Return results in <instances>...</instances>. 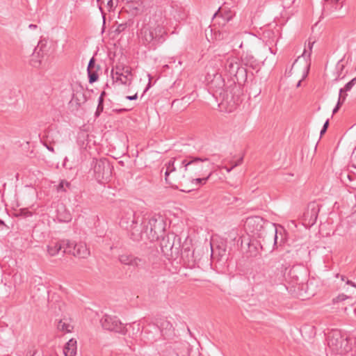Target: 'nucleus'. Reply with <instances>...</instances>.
<instances>
[{
    "mask_svg": "<svg viewBox=\"0 0 356 356\" xmlns=\"http://www.w3.org/2000/svg\"><path fill=\"white\" fill-rule=\"evenodd\" d=\"M277 229H275V236H274V243L275 244L277 243Z\"/></svg>",
    "mask_w": 356,
    "mask_h": 356,
    "instance_id": "59",
    "label": "nucleus"
},
{
    "mask_svg": "<svg viewBox=\"0 0 356 356\" xmlns=\"http://www.w3.org/2000/svg\"><path fill=\"white\" fill-rule=\"evenodd\" d=\"M161 250L168 259L176 260L179 257L181 238L175 233H168L160 237Z\"/></svg>",
    "mask_w": 356,
    "mask_h": 356,
    "instance_id": "5",
    "label": "nucleus"
},
{
    "mask_svg": "<svg viewBox=\"0 0 356 356\" xmlns=\"http://www.w3.org/2000/svg\"><path fill=\"white\" fill-rule=\"evenodd\" d=\"M282 275L281 273H278L276 275L275 279L270 280L271 284H277L279 282L282 281Z\"/></svg>",
    "mask_w": 356,
    "mask_h": 356,
    "instance_id": "41",
    "label": "nucleus"
},
{
    "mask_svg": "<svg viewBox=\"0 0 356 356\" xmlns=\"http://www.w3.org/2000/svg\"><path fill=\"white\" fill-rule=\"evenodd\" d=\"M219 15H220V8L218 9V10L217 12L215 13V14L213 15V19L217 18Z\"/></svg>",
    "mask_w": 356,
    "mask_h": 356,
    "instance_id": "58",
    "label": "nucleus"
},
{
    "mask_svg": "<svg viewBox=\"0 0 356 356\" xmlns=\"http://www.w3.org/2000/svg\"><path fill=\"white\" fill-rule=\"evenodd\" d=\"M327 341L329 348L336 354L343 355L350 350L348 337L341 330H332L327 334Z\"/></svg>",
    "mask_w": 356,
    "mask_h": 356,
    "instance_id": "7",
    "label": "nucleus"
},
{
    "mask_svg": "<svg viewBox=\"0 0 356 356\" xmlns=\"http://www.w3.org/2000/svg\"><path fill=\"white\" fill-rule=\"evenodd\" d=\"M340 0H324L323 15H328L338 9Z\"/></svg>",
    "mask_w": 356,
    "mask_h": 356,
    "instance_id": "23",
    "label": "nucleus"
},
{
    "mask_svg": "<svg viewBox=\"0 0 356 356\" xmlns=\"http://www.w3.org/2000/svg\"><path fill=\"white\" fill-rule=\"evenodd\" d=\"M127 28V23L117 24L116 29H115V33H116L117 34H120V33L123 32Z\"/></svg>",
    "mask_w": 356,
    "mask_h": 356,
    "instance_id": "38",
    "label": "nucleus"
},
{
    "mask_svg": "<svg viewBox=\"0 0 356 356\" xmlns=\"http://www.w3.org/2000/svg\"><path fill=\"white\" fill-rule=\"evenodd\" d=\"M240 63L236 57H229L224 63V69L231 76L237 72Z\"/></svg>",
    "mask_w": 356,
    "mask_h": 356,
    "instance_id": "19",
    "label": "nucleus"
},
{
    "mask_svg": "<svg viewBox=\"0 0 356 356\" xmlns=\"http://www.w3.org/2000/svg\"><path fill=\"white\" fill-rule=\"evenodd\" d=\"M164 284L163 281L159 282L158 280L156 282L155 280H152L149 284L148 287V294L149 296L152 298H157L162 292Z\"/></svg>",
    "mask_w": 356,
    "mask_h": 356,
    "instance_id": "20",
    "label": "nucleus"
},
{
    "mask_svg": "<svg viewBox=\"0 0 356 356\" xmlns=\"http://www.w3.org/2000/svg\"><path fill=\"white\" fill-rule=\"evenodd\" d=\"M241 60L242 64L254 70H257L259 67L258 60L252 54V53L248 51L243 52L241 56Z\"/></svg>",
    "mask_w": 356,
    "mask_h": 356,
    "instance_id": "18",
    "label": "nucleus"
},
{
    "mask_svg": "<svg viewBox=\"0 0 356 356\" xmlns=\"http://www.w3.org/2000/svg\"><path fill=\"white\" fill-rule=\"evenodd\" d=\"M106 95V92L105 91H102L101 95H100V97H102L104 98V96Z\"/></svg>",
    "mask_w": 356,
    "mask_h": 356,
    "instance_id": "64",
    "label": "nucleus"
},
{
    "mask_svg": "<svg viewBox=\"0 0 356 356\" xmlns=\"http://www.w3.org/2000/svg\"><path fill=\"white\" fill-rule=\"evenodd\" d=\"M95 177L99 183L108 181L112 176L113 165L106 158H93L91 163Z\"/></svg>",
    "mask_w": 356,
    "mask_h": 356,
    "instance_id": "8",
    "label": "nucleus"
},
{
    "mask_svg": "<svg viewBox=\"0 0 356 356\" xmlns=\"http://www.w3.org/2000/svg\"><path fill=\"white\" fill-rule=\"evenodd\" d=\"M101 70L99 65L96 64V60L94 57H92L89 60L87 72L88 76V81L90 83L96 82L99 79L98 71Z\"/></svg>",
    "mask_w": 356,
    "mask_h": 356,
    "instance_id": "17",
    "label": "nucleus"
},
{
    "mask_svg": "<svg viewBox=\"0 0 356 356\" xmlns=\"http://www.w3.org/2000/svg\"><path fill=\"white\" fill-rule=\"evenodd\" d=\"M143 44L150 49H155L166 39L167 31L164 26L145 24L140 31Z\"/></svg>",
    "mask_w": 356,
    "mask_h": 356,
    "instance_id": "4",
    "label": "nucleus"
},
{
    "mask_svg": "<svg viewBox=\"0 0 356 356\" xmlns=\"http://www.w3.org/2000/svg\"><path fill=\"white\" fill-rule=\"evenodd\" d=\"M140 217L136 216V213L132 209H129L124 212V215L122 217L120 221V225L122 227L129 229V227L133 226L139 220Z\"/></svg>",
    "mask_w": 356,
    "mask_h": 356,
    "instance_id": "16",
    "label": "nucleus"
},
{
    "mask_svg": "<svg viewBox=\"0 0 356 356\" xmlns=\"http://www.w3.org/2000/svg\"><path fill=\"white\" fill-rule=\"evenodd\" d=\"M299 268L293 266L289 270V276L292 279V282L294 284L300 285L302 284V280H300V276L305 275V270L302 269L301 272H298Z\"/></svg>",
    "mask_w": 356,
    "mask_h": 356,
    "instance_id": "24",
    "label": "nucleus"
},
{
    "mask_svg": "<svg viewBox=\"0 0 356 356\" xmlns=\"http://www.w3.org/2000/svg\"><path fill=\"white\" fill-rule=\"evenodd\" d=\"M297 61H298V59H296V60L294 61L293 64L292 65L291 68L289 70V71H288V74H289V76H290V75H291V71H292V68H293V67L294 66V65L296 64V63ZM286 73H287V72H286Z\"/></svg>",
    "mask_w": 356,
    "mask_h": 356,
    "instance_id": "55",
    "label": "nucleus"
},
{
    "mask_svg": "<svg viewBox=\"0 0 356 356\" xmlns=\"http://www.w3.org/2000/svg\"><path fill=\"white\" fill-rule=\"evenodd\" d=\"M233 76H234L235 80L238 82H245L247 80V70L246 68L241 67V65L238 67V70H237L236 73H234Z\"/></svg>",
    "mask_w": 356,
    "mask_h": 356,
    "instance_id": "32",
    "label": "nucleus"
},
{
    "mask_svg": "<svg viewBox=\"0 0 356 356\" xmlns=\"http://www.w3.org/2000/svg\"><path fill=\"white\" fill-rule=\"evenodd\" d=\"M118 259L122 264L135 268H139L145 264V261L143 259L135 257L132 254H121L119 256Z\"/></svg>",
    "mask_w": 356,
    "mask_h": 356,
    "instance_id": "15",
    "label": "nucleus"
},
{
    "mask_svg": "<svg viewBox=\"0 0 356 356\" xmlns=\"http://www.w3.org/2000/svg\"><path fill=\"white\" fill-rule=\"evenodd\" d=\"M97 3L99 5V9L101 10L102 13H103L102 9V6L106 3V7L108 10L112 11L115 9V8L118 6V3L119 0H97Z\"/></svg>",
    "mask_w": 356,
    "mask_h": 356,
    "instance_id": "30",
    "label": "nucleus"
},
{
    "mask_svg": "<svg viewBox=\"0 0 356 356\" xmlns=\"http://www.w3.org/2000/svg\"><path fill=\"white\" fill-rule=\"evenodd\" d=\"M72 254L78 258L86 259L90 256V252L85 243H79L74 245Z\"/></svg>",
    "mask_w": 356,
    "mask_h": 356,
    "instance_id": "21",
    "label": "nucleus"
},
{
    "mask_svg": "<svg viewBox=\"0 0 356 356\" xmlns=\"http://www.w3.org/2000/svg\"><path fill=\"white\" fill-rule=\"evenodd\" d=\"M111 74L113 79L115 80L116 82L120 81L122 84L124 85H130L131 83V78L129 77L128 75H124V73L122 76H115L114 70L112 69Z\"/></svg>",
    "mask_w": 356,
    "mask_h": 356,
    "instance_id": "33",
    "label": "nucleus"
},
{
    "mask_svg": "<svg viewBox=\"0 0 356 356\" xmlns=\"http://www.w3.org/2000/svg\"><path fill=\"white\" fill-rule=\"evenodd\" d=\"M309 66H310V64H309V65H307V67H306V69H307V70H306V72H305V74L303 75L302 80V79H305V78H306V76H307V74H308V72H309Z\"/></svg>",
    "mask_w": 356,
    "mask_h": 356,
    "instance_id": "53",
    "label": "nucleus"
},
{
    "mask_svg": "<svg viewBox=\"0 0 356 356\" xmlns=\"http://www.w3.org/2000/svg\"><path fill=\"white\" fill-rule=\"evenodd\" d=\"M17 216H31V213L28 211H21L19 214H17Z\"/></svg>",
    "mask_w": 356,
    "mask_h": 356,
    "instance_id": "47",
    "label": "nucleus"
},
{
    "mask_svg": "<svg viewBox=\"0 0 356 356\" xmlns=\"http://www.w3.org/2000/svg\"><path fill=\"white\" fill-rule=\"evenodd\" d=\"M101 324L104 329L125 334L127 332L126 326L122 323L117 316L105 314L101 319Z\"/></svg>",
    "mask_w": 356,
    "mask_h": 356,
    "instance_id": "11",
    "label": "nucleus"
},
{
    "mask_svg": "<svg viewBox=\"0 0 356 356\" xmlns=\"http://www.w3.org/2000/svg\"><path fill=\"white\" fill-rule=\"evenodd\" d=\"M175 158H171L170 160L165 164L166 168L165 172V179L167 184L172 188L179 190L180 191L189 193L195 191V187H191L192 175L185 172L182 165L177 170L175 166Z\"/></svg>",
    "mask_w": 356,
    "mask_h": 356,
    "instance_id": "1",
    "label": "nucleus"
},
{
    "mask_svg": "<svg viewBox=\"0 0 356 356\" xmlns=\"http://www.w3.org/2000/svg\"><path fill=\"white\" fill-rule=\"evenodd\" d=\"M175 158H171L170 160L165 164L166 168L165 172V179L167 184L172 188L179 190L180 191L189 193L195 191V187H191L192 175L185 172L182 165L177 170L175 166Z\"/></svg>",
    "mask_w": 356,
    "mask_h": 356,
    "instance_id": "2",
    "label": "nucleus"
},
{
    "mask_svg": "<svg viewBox=\"0 0 356 356\" xmlns=\"http://www.w3.org/2000/svg\"><path fill=\"white\" fill-rule=\"evenodd\" d=\"M62 250V245L61 242H51L48 246H47V252L51 256H55L58 252Z\"/></svg>",
    "mask_w": 356,
    "mask_h": 356,
    "instance_id": "29",
    "label": "nucleus"
},
{
    "mask_svg": "<svg viewBox=\"0 0 356 356\" xmlns=\"http://www.w3.org/2000/svg\"><path fill=\"white\" fill-rule=\"evenodd\" d=\"M147 225H148L147 240L158 241L161 236L165 234V222L161 216H152L149 219Z\"/></svg>",
    "mask_w": 356,
    "mask_h": 356,
    "instance_id": "9",
    "label": "nucleus"
},
{
    "mask_svg": "<svg viewBox=\"0 0 356 356\" xmlns=\"http://www.w3.org/2000/svg\"><path fill=\"white\" fill-rule=\"evenodd\" d=\"M296 0H283V4L284 7L289 8L292 6Z\"/></svg>",
    "mask_w": 356,
    "mask_h": 356,
    "instance_id": "45",
    "label": "nucleus"
},
{
    "mask_svg": "<svg viewBox=\"0 0 356 356\" xmlns=\"http://www.w3.org/2000/svg\"><path fill=\"white\" fill-rule=\"evenodd\" d=\"M6 226L4 222L1 220H0V227L3 228Z\"/></svg>",
    "mask_w": 356,
    "mask_h": 356,
    "instance_id": "61",
    "label": "nucleus"
},
{
    "mask_svg": "<svg viewBox=\"0 0 356 356\" xmlns=\"http://www.w3.org/2000/svg\"><path fill=\"white\" fill-rule=\"evenodd\" d=\"M234 167L233 165L230 168L227 166H224L223 168L226 170L227 172H229Z\"/></svg>",
    "mask_w": 356,
    "mask_h": 356,
    "instance_id": "56",
    "label": "nucleus"
},
{
    "mask_svg": "<svg viewBox=\"0 0 356 356\" xmlns=\"http://www.w3.org/2000/svg\"><path fill=\"white\" fill-rule=\"evenodd\" d=\"M124 73L126 74L125 75H128V76H129V77H130V78H131V72H130V71H129V68H128V67H127L126 69L124 68Z\"/></svg>",
    "mask_w": 356,
    "mask_h": 356,
    "instance_id": "52",
    "label": "nucleus"
},
{
    "mask_svg": "<svg viewBox=\"0 0 356 356\" xmlns=\"http://www.w3.org/2000/svg\"><path fill=\"white\" fill-rule=\"evenodd\" d=\"M61 245L63 253L72 254L74 250V245H76V243L72 242L70 240L64 239L61 240Z\"/></svg>",
    "mask_w": 356,
    "mask_h": 356,
    "instance_id": "31",
    "label": "nucleus"
},
{
    "mask_svg": "<svg viewBox=\"0 0 356 356\" xmlns=\"http://www.w3.org/2000/svg\"><path fill=\"white\" fill-rule=\"evenodd\" d=\"M70 184L65 180H62L59 184L58 185L57 190L58 191H66L65 186L69 187Z\"/></svg>",
    "mask_w": 356,
    "mask_h": 356,
    "instance_id": "37",
    "label": "nucleus"
},
{
    "mask_svg": "<svg viewBox=\"0 0 356 356\" xmlns=\"http://www.w3.org/2000/svg\"><path fill=\"white\" fill-rule=\"evenodd\" d=\"M29 27H30L31 29H35V28L37 27V26H36V25H35V24H30V25H29Z\"/></svg>",
    "mask_w": 356,
    "mask_h": 356,
    "instance_id": "63",
    "label": "nucleus"
},
{
    "mask_svg": "<svg viewBox=\"0 0 356 356\" xmlns=\"http://www.w3.org/2000/svg\"><path fill=\"white\" fill-rule=\"evenodd\" d=\"M114 70V75L115 76H122L123 75L124 67H121L120 65H116L115 68H113Z\"/></svg>",
    "mask_w": 356,
    "mask_h": 356,
    "instance_id": "39",
    "label": "nucleus"
},
{
    "mask_svg": "<svg viewBox=\"0 0 356 356\" xmlns=\"http://www.w3.org/2000/svg\"><path fill=\"white\" fill-rule=\"evenodd\" d=\"M104 110V105L98 104L95 111V116L98 117Z\"/></svg>",
    "mask_w": 356,
    "mask_h": 356,
    "instance_id": "44",
    "label": "nucleus"
},
{
    "mask_svg": "<svg viewBox=\"0 0 356 356\" xmlns=\"http://www.w3.org/2000/svg\"><path fill=\"white\" fill-rule=\"evenodd\" d=\"M148 76H150L149 74ZM150 87H151V77H149V83H148L147 87L145 88L143 94L145 93L149 89Z\"/></svg>",
    "mask_w": 356,
    "mask_h": 356,
    "instance_id": "50",
    "label": "nucleus"
},
{
    "mask_svg": "<svg viewBox=\"0 0 356 356\" xmlns=\"http://www.w3.org/2000/svg\"><path fill=\"white\" fill-rule=\"evenodd\" d=\"M337 67L340 68L341 71H342L344 68V65H338Z\"/></svg>",
    "mask_w": 356,
    "mask_h": 356,
    "instance_id": "62",
    "label": "nucleus"
},
{
    "mask_svg": "<svg viewBox=\"0 0 356 356\" xmlns=\"http://www.w3.org/2000/svg\"><path fill=\"white\" fill-rule=\"evenodd\" d=\"M212 173L213 172L211 171L205 177H195L192 175L191 187H195L196 190L198 188L199 186L205 184L207 181L209 179Z\"/></svg>",
    "mask_w": 356,
    "mask_h": 356,
    "instance_id": "26",
    "label": "nucleus"
},
{
    "mask_svg": "<svg viewBox=\"0 0 356 356\" xmlns=\"http://www.w3.org/2000/svg\"><path fill=\"white\" fill-rule=\"evenodd\" d=\"M104 97L99 96V99H98V104L104 105Z\"/></svg>",
    "mask_w": 356,
    "mask_h": 356,
    "instance_id": "54",
    "label": "nucleus"
},
{
    "mask_svg": "<svg viewBox=\"0 0 356 356\" xmlns=\"http://www.w3.org/2000/svg\"><path fill=\"white\" fill-rule=\"evenodd\" d=\"M234 86L225 89V80L219 74L214 75L213 79L209 83V90L213 96L221 102H226L230 104H238L240 101V94L241 92L240 86L235 84V80L233 81Z\"/></svg>",
    "mask_w": 356,
    "mask_h": 356,
    "instance_id": "3",
    "label": "nucleus"
},
{
    "mask_svg": "<svg viewBox=\"0 0 356 356\" xmlns=\"http://www.w3.org/2000/svg\"><path fill=\"white\" fill-rule=\"evenodd\" d=\"M159 328L161 335L164 339H165V335H168V332H170L172 330V325L170 321L165 320L161 322Z\"/></svg>",
    "mask_w": 356,
    "mask_h": 356,
    "instance_id": "28",
    "label": "nucleus"
},
{
    "mask_svg": "<svg viewBox=\"0 0 356 356\" xmlns=\"http://www.w3.org/2000/svg\"><path fill=\"white\" fill-rule=\"evenodd\" d=\"M313 218H314V220H313L312 224H314L315 222V221L316 220V218H317V212L314 207L312 208L311 210V219Z\"/></svg>",
    "mask_w": 356,
    "mask_h": 356,
    "instance_id": "43",
    "label": "nucleus"
},
{
    "mask_svg": "<svg viewBox=\"0 0 356 356\" xmlns=\"http://www.w3.org/2000/svg\"><path fill=\"white\" fill-rule=\"evenodd\" d=\"M328 126H329V120H327L321 130V132H320L321 136H322L327 131Z\"/></svg>",
    "mask_w": 356,
    "mask_h": 356,
    "instance_id": "42",
    "label": "nucleus"
},
{
    "mask_svg": "<svg viewBox=\"0 0 356 356\" xmlns=\"http://www.w3.org/2000/svg\"><path fill=\"white\" fill-rule=\"evenodd\" d=\"M347 298H348L347 296L342 293V294L339 295L336 298H333L332 301L334 303H337V302H342V301L346 300Z\"/></svg>",
    "mask_w": 356,
    "mask_h": 356,
    "instance_id": "40",
    "label": "nucleus"
},
{
    "mask_svg": "<svg viewBox=\"0 0 356 356\" xmlns=\"http://www.w3.org/2000/svg\"><path fill=\"white\" fill-rule=\"evenodd\" d=\"M209 161L207 158L189 156L181 161V165L185 172L195 177H203L210 168Z\"/></svg>",
    "mask_w": 356,
    "mask_h": 356,
    "instance_id": "6",
    "label": "nucleus"
},
{
    "mask_svg": "<svg viewBox=\"0 0 356 356\" xmlns=\"http://www.w3.org/2000/svg\"><path fill=\"white\" fill-rule=\"evenodd\" d=\"M346 96H347V94H344L343 95H341L339 94V99L337 103V105L335 106V107L334 108V109L332 111L333 114H335L336 113H337L338 111L340 109L341 106H342V104H343V102L346 100Z\"/></svg>",
    "mask_w": 356,
    "mask_h": 356,
    "instance_id": "36",
    "label": "nucleus"
},
{
    "mask_svg": "<svg viewBox=\"0 0 356 356\" xmlns=\"http://www.w3.org/2000/svg\"><path fill=\"white\" fill-rule=\"evenodd\" d=\"M63 353L65 356H75L76 354V341L71 339L63 347Z\"/></svg>",
    "mask_w": 356,
    "mask_h": 356,
    "instance_id": "25",
    "label": "nucleus"
},
{
    "mask_svg": "<svg viewBox=\"0 0 356 356\" xmlns=\"http://www.w3.org/2000/svg\"><path fill=\"white\" fill-rule=\"evenodd\" d=\"M138 98V95L136 93L134 95H128L126 97V99L128 100H136Z\"/></svg>",
    "mask_w": 356,
    "mask_h": 356,
    "instance_id": "48",
    "label": "nucleus"
},
{
    "mask_svg": "<svg viewBox=\"0 0 356 356\" xmlns=\"http://www.w3.org/2000/svg\"><path fill=\"white\" fill-rule=\"evenodd\" d=\"M57 328H58V330H59L62 332H70L72 327L70 325H69L65 322H63L60 320L58 323Z\"/></svg>",
    "mask_w": 356,
    "mask_h": 356,
    "instance_id": "35",
    "label": "nucleus"
},
{
    "mask_svg": "<svg viewBox=\"0 0 356 356\" xmlns=\"http://www.w3.org/2000/svg\"><path fill=\"white\" fill-rule=\"evenodd\" d=\"M179 257L187 268H193L197 264V259L195 256V251L191 241L186 240L182 244L181 249H179Z\"/></svg>",
    "mask_w": 356,
    "mask_h": 356,
    "instance_id": "10",
    "label": "nucleus"
},
{
    "mask_svg": "<svg viewBox=\"0 0 356 356\" xmlns=\"http://www.w3.org/2000/svg\"><path fill=\"white\" fill-rule=\"evenodd\" d=\"M268 225L269 222L264 220V218L259 216H252L247 218L245 222V228L254 235L260 237L264 232L265 226Z\"/></svg>",
    "mask_w": 356,
    "mask_h": 356,
    "instance_id": "12",
    "label": "nucleus"
},
{
    "mask_svg": "<svg viewBox=\"0 0 356 356\" xmlns=\"http://www.w3.org/2000/svg\"><path fill=\"white\" fill-rule=\"evenodd\" d=\"M148 225H145L143 219L134 223L127 229L130 232L131 238L135 241L147 240Z\"/></svg>",
    "mask_w": 356,
    "mask_h": 356,
    "instance_id": "13",
    "label": "nucleus"
},
{
    "mask_svg": "<svg viewBox=\"0 0 356 356\" xmlns=\"http://www.w3.org/2000/svg\"><path fill=\"white\" fill-rule=\"evenodd\" d=\"M226 254L225 245H217L216 247L211 244V256L217 255L219 259L222 258Z\"/></svg>",
    "mask_w": 356,
    "mask_h": 356,
    "instance_id": "27",
    "label": "nucleus"
},
{
    "mask_svg": "<svg viewBox=\"0 0 356 356\" xmlns=\"http://www.w3.org/2000/svg\"><path fill=\"white\" fill-rule=\"evenodd\" d=\"M130 109H129V108H120V109H115V111L117 112L118 113H121L122 112L128 111Z\"/></svg>",
    "mask_w": 356,
    "mask_h": 356,
    "instance_id": "51",
    "label": "nucleus"
},
{
    "mask_svg": "<svg viewBox=\"0 0 356 356\" xmlns=\"http://www.w3.org/2000/svg\"><path fill=\"white\" fill-rule=\"evenodd\" d=\"M336 277H337V278H339H339L341 279V281H343V282H345V281L346 282V280H346V276H345V275H340V274H339V273L336 274Z\"/></svg>",
    "mask_w": 356,
    "mask_h": 356,
    "instance_id": "49",
    "label": "nucleus"
},
{
    "mask_svg": "<svg viewBox=\"0 0 356 356\" xmlns=\"http://www.w3.org/2000/svg\"><path fill=\"white\" fill-rule=\"evenodd\" d=\"M356 83V76L353 78L352 80H350L349 82H348L343 88H341L339 90V94L341 95H343V93L344 92H347L351 90V88L353 87V86Z\"/></svg>",
    "mask_w": 356,
    "mask_h": 356,
    "instance_id": "34",
    "label": "nucleus"
},
{
    "mask_svg": "<svg viewBox=\"0 0 356 356\" xmlns=\"http://www.w3.org/2000/svg\"><path fill=\"white\" fill-rule=\"evenodd\" d=\"M149 20L147 24L152 26H164L165 17L163 9L158 6H152L149 9Z\"/></svg>",
    "mask_w": 356,
    "mask_h": 356,
    "instance_id": "14",
    "label": "nucleus"
},
{
    "mask_svg": "<svg viewBox=\"0 0 356 356\" xmlns=\"http://www.w3.org/2000/svg\"><path fill=\"white\" fill-rule=\"evenodd\" d=\"M243 157L241 156L236 161H235V163L233 164V167L235 168V167H236L238 165H240L243 163Z\"/></svg>",
    "mask_w": 356,
    "mask_h": 356,
    "instance_id": "46",
    "label": "nucleus"
},
{
    "mask_svg": "<svg viewBox=\"0 0 356 356\" xmlns=\"http://www.w3.org/2000/svg\"><path fill=\"white\" fill-rule=\"evenodd\" d=\"M346 284H347L352 285L353 286L356 287V284H354V283H353L352 281H350V280H346Z\"/></svg>",
    "mask_w": 356,
    "mask_h": 356,
    "instance_id": "57",
    "label": "nucleus"
},
{
    "mask_svg": "<svg viewBox=\"0 0 356 356\" xmlns=\"http://www.w3.org/2000/svg\"><path fill=\"white\" fill-rule=\"evenodd\" d=\"M248 250L245 252L247 257H256L259 254V244L257 241H250L247 243Z\"/></svg>",
    "mask_w": 356,
    "mask_h": 356,
    "instance_id": "22",
    "label": "nucleus"
},
{
    "mask_svg": "<svg viewBox=\"0 0 356 356\" xmlns=\"http://www.w3.org/2000/svg\"><path fill=\"white\" fill-rule=\"evenodd\" d=\"M46 147L49 151L54 152V149L52 146L46 145Z\"/></svg>",
    "mask_w": 356,
    "mask_h": 356,
    "instance_id": "60",
    "label": "nucleus"
}]
</instances>
